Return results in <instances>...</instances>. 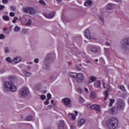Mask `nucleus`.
<instances>
[{"label": "nucleus", "mask_w": 129, "mask_h": 129, "mask_svg": "<svg viewBox=\"0 0 129 129\" xmlns=\"http://www.w3.org/2000/svg\"><path fill=\"white\" fill-rule=\"evenodd\" d=\"M118 112L116 107H113L109 109V113L110 114H116Z\"/></svg>", "instance_id": "9b49d317"}, {"label": "nucleus", "mask_w": 129, "mask_h": 129, "mask_svg": "<svg viewBox=\"0 0 129 129\" xmlns=\"http://www.w3.org/2000/svg\"><path fill=\"white\" fill-rule=\"evenodd\" d=\"M16 21H18V17H14V19L12 20V22L13 23V24H16Z\"/></svg>", "instance_id": "58836bf2"}, {"label": "nucleus", "mask_w": 129, "mask_h": 129, "mask_svg": "<svg viewBox=\"0 0 129 129\" xmlns=\"http://www.w3.org/2000/svg\"><path fill=\"white\" fill-rule=\"evenodd\" d=\"M6 61H7L8 63H11V64H13V62L14 61V59H11V57H7L6 58Z\"/></svg>", "instance_id": "c85d7f7f"}, {"label": "nucleus", "mask_w": 129, "mask_h": 129, "mask_svg": "<svg viewBox=\"0 0 129 129\" xmlns=\"http://www.w3.org/2000/svg\"><path fill=\"white\" fill-rule=\"evenodd\" d=\"M85 36L86 38H87L88 39H89L90 40L91 39H92V37L90 36V31H89V30H86L85 31Z\"/></svg>", "instance_id": "aec40b11"}, {"label": "nucleus", "mask_w": 129, "mask_h": 129, "mask_svg": "<svg viewBox=\"0 0 129 129\" xmlns=\"http://www.w3.org/2000/svg\"><path fill=\"white\" fill-rule=\"evenodd\" d=\"M77 91H78V92L79 93L81 94V93H82V89H81V88H78V89H77Z\"/></svg>", "instance_id": "49530a36"}, {"label": "nucleus", "mask_w": 129, "mask_h": 129, "mask_svg": "<svg viewBox=\"0 0 129 129\" xmlns=\"http://www.w3.org/2000/svg\"><path fill=\"white\" fill-rule=\"evenodd\" d=\"M32 24V20L28 19V21L25 22V25L26 26V27H30Z\"/></svg>", "instance_id": "393cba45"}, {"label": "nucleus", "mask_w": 129, "mask_h": 129, "mask_svg": "<svg viewBox=\"0 0 129 129\" xmlns=\"http://www.w3.org/2000/svg\"><path fill=\"white\" fill-rule=\"evenodd\" d=\"M120 90H122V91H126L125 88L122 85L120 86Z\"/></svg>", "instance_id": "ea45409f"}, {"label": "nucleus", "mask_w": 129, "mask_h": 129, "mask_svg": "<svg viewBox=\"0 0 129 129\" xmlns=\"http://www.w3.org/2000/svg\"><path fill=\"white\" fill-rule=\"evenodd\" d=\"M61 102L66 107H72V101L69 98H64L61 100Z\"/></svg>", "instance_id": "20e7f679"}, {"label": "nucleus", "mask_w": 129, "mask_h": 129, "mask_svg": "<svg viewBox=\"0 0 129 129\" xmlns=\"http://www.w3.org/2000/svg\"><path fill=\"white\" fill-rule=\"evenodd\" d=\"M91 5H92V1L91 0H86V2L84 3V6L88 8H89Z\"/></svg>", "instance_id": "4be33fe9"}, {"label": "nucleus", "mask_w": 129, "mask_h": 129, "mask_svg": "<svg viewBox=\"0 0 129 129\" xmlns=\"http://www.w3.org/2000/svg\"><path fill=\"white\" fill-rule=\"evenodd\" d=\"M97 80V79H96V78H95V77L91 76L89 79L88 83L89 84H90L91 83H93V82H95Z\"/></svg>", "instance_id": "dca6fc26"}, {"label": "nucleus", "mask_w": 129, "mask_h": 129, "mask_svg": "<svg viewBox=\"0 0 129 129\" xmlns=\"http://www.w3.org/2000/svg\"><path fill=\"white\" fill-rule=\"evenodd\" d=\"M10 9L11 10V11H12L13 12H16V7H15L14 6H12L10 8Z\"/></svg>", "instance_id": "c03bdc74"}, {"label": "nucleus", "mask_w": 129, "mask_h": 129, "mask_svg": "<svg viewBox=\"0 0 129 129\" xmlns=\"http://www.w3.org/2000/svg\"><path fill=\"white\" fill-rule=\"evenodd\" d=\"M19 31H21V28L19 26H16L14 29V32H19Z\"/></svg>", "instance_id": "473e14b6"}, {"label": "nucleus", "mask_w": 129, "mask_h": 129, "mask_svg": "<svg viewBox=\"0 0 129 129\" xmlns=\"http://www.w3.org/2000/svg\"><path fill=\"white\" fill-rule=\"evenodd\" d=\"M122 49H129V38H125L122 40L120 45Z\"/></svg>", "instance_id": "39448f33"}, {"label": "nucleus", "mask_w": 129, "mask_h": 129, "mask_svg": "<svg viewBox=\"0 0 129 129\" xmlns=\"http://www.w3.org/2000/svg\"><path fill=\"white\" fill-rule=\"evenodd\" d=\"M20 117L21 118H22V119H24L25 118V117L24 116V115H20Z\"/></svg>", "instance_id": "bf43d9fd"}, {"label": "nucleus", "mask_w": 129, "mask_h": 129, "mask_svg": "<svg viewBox=\"0 0 129 129\" xmlns=\"http://www.w3.org/2000/svg\"><path fill=\"white\" fill-rule=\"evenodd\" d=\"M10 17H15V13H14L13 12H11L10 13Z\"/></svg>", "instance_id": "603ef678"}, {"label": "nucleus", "mask_w": 129, "mask_h": 129, "mask_svg": "<svg viewBox=\"0 0 129 129\" xmlns=\"http://www.w3.org/2000/svg\"><path fill=\"white\" fill-rule=\"evenodd\" d=\"M79 101L80 102H83V101H84V99H83V98H82V97H80Z\"/></svg>", "instance_id": "de8ad7c7"}, {"label": "nucleus", "mask_w": 129, "mask_h": 129, "mask_svg": "<svg viewBox=\"0 0 129 129\" xmlns=\"http://www.w3.org/2000/svg\"><path fill=\"white\" fill-rule=\"evenodd\" d=\"M56 78H57V77L55 75H51L50 78V80H51L52 81H54V80H56Z\"/></svg>", "instance_id": "c756f323"}, {"label": "nucleus", "mask_w": 129, "mask_h": 129, "mask_svg": "<svg viewBox=\"0 0 129 129\" xmlns=\"http://www.w3.org/2000/svg\"><path fill=\"white\" fill-rule=\"evenodd\" d=\"M57 3H61L62 2V0H56Z\"/></svg>", "instance_id": "774afa93"}, {"label": "nucleus", "mask_w": 129, "mask_h": 129, "mask_svg": "<svg viewBox=\"0 0 129 129\" xmlns=\"http://www.w3.org/2000/svg\"><path fill=\"white\" fill-rule=\"evenodd\" d=\"M76 69L77 71H81V68L79 67V66L78 64L76 65Z\"/></svg>", "instance_id": "4c0bfd02"}, {"label": "nucleus", "mask_w": 129, "mask_h": 129, "mask_svg": "<svg viewBox=\"0 0 129 129\" xmlns=\"http://www.w3.org/2000/svg\"><path fill=\"white\" fill-rule=\"evenodd\" d=\"M90 108L91 109H95L97 111H98V112H100L101 109H100V106L98 105H92L91 107Z\"/></svg>", "instance_id": "ddd939ff"}, {"label": "nucleus", "mask_w": 129, "mask_h": 129, "mask_svg": "<svg viewBox=\"0 0 129 129\" xmlns=\"http://www.w3.org/2000/svg\"><path fill=\"white\" fill-rule=\"evenodd\" d=\"M45 63L44 66L45 69L49 70L50 69V66L47 64V63H50L52 61V54H47L46 56L45 57Z\"/></svg>", "instance_id": "423d86ee"}, {"label": "nucleus", "mask_w": 129, "mask_h": 129, "mask_svg": "<svg viewBox=\"0 0 129 129\" xmlns=\"http://www.w3.org/2000/svg\"><path fill=\"white\" fill-rule=\"evenodd\" d=\"M2 18L4 21H10V17L8 16H4Z\"/></svg>", "instance_id": "72a5a7b5"}, {"label": "nucleus", "mask_w": 129, "mask_h": 129, "mask_svg": "<svg viewBox=\"0 0 129 129\" xmlns=\"http://www.w3.org/2000/svg\"><path fill=\"white\" fill-rule=\"evenodd\" d=\"M64 126H65V123L63 120L59 121L58 123V129H64Z\"/></svg>", "instance_id": "6ab92c4d"}, {"label": "nucleus", "mask_w": 129, "mask_h": 129, "mask_svg": "<svg viewBox=\"0 0 129 129\" xmlns=\"http://www.w3.org/2000/svg\"><path fill=\"white\" fill-rule=\"evenodd\" d=\"M29 94H30V90L26 87L21 88L18 92V95L20 97H27Z\"/></svg>", "instance_id": "7ed1b4c3"}, {"label": "nucleus", "mask_w": 129, "mask_h": 129, "mask_svg": "<svg viewBox=\"0 0 129 129\" xmlns=\"http://www.w3.org/2000/svg\"><path fill=\"white\" fill-rule=\"evenodd\" d=\"M52 97V95L49 93H47V99H51V98Z\"/></svg>", "instance_id": "37998d69"}, {"label": "nucleus", "mask_w": 129, "mask_h": 129, "mask_svg": "<svg viewBox=\"0 0 129 129\" xmlns=\"http://www.w3.org/2000/svg\"><path fill=\"white\" fill-rule=\"evenodd\" d=\"M105 45L106 46H108L109 47L110 46V43H109L108 42H105Z\"/></svg>", "instance_id": "5fc2aeb1"}, {"label": "nucleus", "mask_w": 129, "mask_h": 129, "mask_svg": "<svg viewBox=\"0 0 129 129\" xmlns=\"http://www.w3.org/2000/svg\"><path fill=\"white\" fill-rule=\"evenodd\" d=\"M70 76L72 78H74V79L77 78L78 76V74L76 73H70Z\"/></svg>", "instance_id": "b1692460"}, {"label": "nucleus", "mask_w": 129, "mask_h": 129, "mask_svg": "<svg viewBox=\"0 0 129 129\" xmlns=\"http://www.w3.org/2000/svg\"><path fill=\"white\" fill-rule=\"evenodd\" d=\"M44 17L46 18L47 19H53L54 17H55V12H52L49 13V14H47L46 13H44L43 14Z\"/></svg>", "instance_id": "9d476101"}, {"label": "nucleus", "mask_w": 129, "mask_h": 129, "mask_svg": "<svg viewBox=\"0 0 129 129\" xmlns=\"http://www.w3.org/2000/svg\"><path fill=\"white\" fill-rule=\"evenodd\" d=\"M85 123V119L84 118H81L78 122V126H82Z\"/></svg>", "instance_id": "412c9836"}, {"label": "nucleus", "mask_w": 129, "mask_h": 129, "mask_svg": "<svg viewBox=\"0 0 129 129\" xmlns=\"http://www.w3.org/2000/svg\"><path fill=\"white\" fill-rule=\"evenodd\" d=\"M5 38V34H0V39H4Z\"/></svg>", "instance_id": "a18cd8bd"}, {"label": "nucleus", "mask_w": 129, "mask_h": 129, "mask_svg": "<svg viewBox=\"0 0 129 129\" xmlns=\"http://www.w3.org/2000/svg\"><path fill=\"white\" fill-rule=\"evenodd\" d=\"M107 51H109L108 48H104V52L107 53Z\"/></svg>", "instance_id": "4d7b16f0"}, {"label": "nucleus", "mask_w": 129, "mask_h": 129, "mask_svg": "<svg viewBox=\"0 0 129 129\" xmlns=\"http://www.w3.org/2000/svg\"><path fill=\"white\" fill-rule=\"evenodd\" d=\"M6 72V69H2V70H0V74H4Z\"/></svg>", "instance_id": "79ce46f5"}, {"label": "nucleus", "mask_w": 129, "mask_h": 129, "mask_svg": "<svg viewBox=\"0 0 129 129\" xmlns=\"http://www.w3.org/2000/svg\"><path fill=\"white\" fill-rule=\"evenodd\" d=\"M117 107L119 110H121V109H123L124 108V106H125V103H124V101L122 99H118L117 101Z\"/></svg>", "instance_id": "0eeeda50"}, {"label": "nucleus", "mask_w": 129, "mask_h": 129, "mask_svg": "<svg viewBox=\"0 0 129 129\" xmlns=\"http://www.w3.org/2000/svg\"><path fill=\"white\" fill-rule=\"evenodd\" d=\"M40 98L42 99V100H45L46 99V96L44 95H41L40 96Z\"/></svg>", "instance_id": "a19ab883"}, {"label": "nucleus", "mask_w": 129, "mask_h": 129, "mask_svg": "<svg viewBox=\"0 0 129 129\" xmlns=\"http://www.w3.org/2000/svg\"><path fill=\"white\" fill-rule=\"evenodd\" d=\"M51 103L52 104H53V103H54V100H51Z\"/></svg>", "instance_id": "338daca9"}, {"label": "nucleus", "mask_w": 129, "mask_h": 129, "mask_svg": "<svg viewBox=\"0 0 129 129\" xmlns=\"http://www.w3.org/2000/svg\"><path fill=\"white\" fill-rule=\"evenodd\" d=\"M5 52L8 54V53H10V48L9 47H5Z\"/></svg>", "instance_id": "e433bc0d"}, {"label": "nucleus", "mask_w": 129, "mask_h": 129, "mask_svg": "<svg viewBox=\"0 0 129 129\" xmlns=\"http://www.w3.org/2000/svg\"><path fill=\"white\" fill-rule=\"evenodd\" d=\"M106 124L109 128L114 129L118 124V120L114 117H111L106 122Z\"/></svg>", "instance_id": "f03ea898"}, {"label": "nucleus", "mask_w": 129, "mask_h": 129, "mask_svg": "<svg viewBox=\"0 0 129 129\" xmlns=\"http://www.w3.org/2000/svg\"><path fill=\"white\" fill-rule=\"evenodd\" d=\"M42 87V85L40 83L37 84L35 87L36 90H40Z\"/></svg>", "instance_id": "a878e982"}, {"label": "nucleus", "mask_w": 129, "mask_h": 129, "mask_svg": "<svg viewBox=\"0 0 129 129\" xmlns=\"http://www.w3.org/2000/svg\"><path fill=\"white\" fill-rule=\"evenodd\" d=\"M103 86L105 89H107V90H109L111 88L110 86L106 85L104 83H103Z\"/></svg>", "instance_id": "bb28decb"}, {"label": "nucleus", "mask_w": 129, "mask_h": 129, "mask_svg": "<svg viewBox=\"0 0 129 129\" xmlns=\"http://www.w3.org/2000/svg\"><path fill=\"white\" fill-rule=\"evenodd\" d=\"M75 114H76V115H77L78 114V112H77V111H76L75 112Z\"/></svg>", "instance_id": "69168bd1"}, {"label": "nucleus", "mask_w": 129, "mask_h": 129, "mask_svg": "<svg viewBox=\"0 0 129 129\" xmlns=\"http://www.w3.org/2000/svg\"><path fill=\"white\" fill-rule=\"evenodd\" d=\"M34 62L36 63H39V59L38 58H35L34 59Z\"/></svg>", "instance_id": "864d4df0"}, {"label": "nucleus", "mask_w": 129, "mask_h": 129, "mask_svg": "<svg viewBox=\"0 0 129 129\" xmlns=\"http://www.w3.org/2000/svg\"><path fill=\"white\" fill-rule=\"evenodd\" d=\"M21 58L19 56H17L13 58V61H12V64H17V63H19V62H21Z\"/></svg>", "instance_id": "2eb2a0df"}, {"label": "nucleus", "mask_w": 129, "mask_h": 129, "mask_svg": "<svg viewBox=\"0 0 129 129\" xmlns=\"http://www.w3.org/2000/svg\"><path fill=\"white\" fill-rule=\"evenodd\" d=\"M5 9V6L4 5H0V11H2Z\"/></svg>", "instance_id": "3c124183"}, {"label": "nucleus", "mask_w": 129, "mask_h": 129, "mask_svg": "<svg viewBox=\"0 0 129 129\" xmlns=\"http://www.w3.org/2000/svg\"><path fill=\"white\" fill-rule=\"evenodd\" d=\"M89 48L93 53H97V47L96 46L90 45Z\"/></svg>", "instance_id": "f3484780"}, {"label": "nucleus", "mask_w": 129, "mask_h": 129, "mask_svg": "<svg viewBox=\"0 0 129 129\" xmlns=\"http://www.w3.org/2000/svg\"><path fill=\"white\" fill-rule=\"evenodd\" d=\"M94 85L96 88H100V87H101V82L97 80L94 83Z\"/></svg>", "instance_id": "4468645a"}, {"label": "nucleus", "mask_w": 129, "mask_h": 129, "mask_svg": "<svg viewBox=\"0 0 129 129\" xmlns=\"http://www.w3.org/2000/svg\"><path fill=\"white\" fill-rule=\"evenodd\" d=\"M22 32L23 33H25V34H26V33H27V29H24Z\"/></svg>", "instance_id": "052dcab7"}, {"label": "nucleus", "mask_w": 129, "mask_h": 129, "mask_svg": "<svg viewBox=\"0 0 129 129\" xmlns=\"http://www.w3.org/2000/svg\"><path fill=\"white\" fill-rule=\"evenodd\" d=\"M71 129H74L75 128V127H74V125H71Z\"/></svg>", "instance_id": "680f3d73"}, {"label": "nucleus", "mask_w": 129, "mask_h": 129, "mask_svg": "<svg viewBox=\"0 0 129 129\" xmlns=\"http://www.w3.org/2000/svg\"><path fill=\"white\" fill-rule=\"evenodd\" d=\"M23 12L29 15H35L36 14V10L32 7H27L23 9Z\"/></svg>", "instance_id": "1a4fd4ad"}, {"label": "nucleus", "mask_w": 129, "mask_h": 129, "mask_svg": "<svg viewBox=\"0 0 129 129\" xmlns=\"http://www.w3.org/2000/svg\"><path fill=\"white\" fill-rule=\"evenodd\" d=\"M91 97L92 98H94L95 97H96V93L94 92H92L91 94Z\"/></svg>", "instance_id": "f704fd0d"}, {"label": "nucleus", "mask_w": 129, "mask_h": 129, "mask_svg": "<svg viewBox=\"0 0 129 129\" xmlns=\"http://www.w3.org/2000/svg\"><path fill=\"white\" fill-rule=\"evenodd\" d=\"M10 81H6L4 82L3 87L5 91H11L12 92H16L17 91V88L14 84L16 79L10 77L9 79Z\"/></svg>", "instance_id": "f257e3e1"}, {"label": "nucleus", "mask_w": 129, "mask_h": 129, "mask_svg": "<svg viewBox=\"0 0 129 129\" xmlns=\"http://www.w3.org/2000/svg\"><path fill=\"white\" fill-rule=\"evenodd\" d=\"M44 104L45 105H48V104H49V102L48 101V99H47L46 101L44 102Z\"/></svg>", "instance_id": "6e6d98bb"}, {"label": "nucleus", "mask_w": 129, "mask_h": 129, "mask_svg": "<svg viewBox=\"0 0 129 129\" xmlns=\"http://www.w3.org/2000/svg\"><path fill=\"white\" fill-rule=\"evenodd\" d=\"M84 90L87 93H88V89L87 88H85Z\"/></svg>", "instance_id": "13d9d810"}, {"label": "nucleus", "mask_w": 129, "mask_h": 129, "mask_svg": "<svg viewBox=\"0 0 129 129\" xmlns=\"http://www.w3.org/2000/svg\"><path fill=\"white\" fill-rule=\"evenodd\" d=\"M106 9L107 10H113V9H115V4L112 3H108L107 5Z\"/></svg>", "instance_id": "f8f14e48"}, {"label": "nucleus", "mask_w": 129, "mask_h": 129, "mask_svg": "<svg viewBox=\"0 0 129 129\" xmlns=\"http://www.w3.org/2000/svg\"><path fill=\"white\" fill-rule=\"evenodd\" d=\"M68 115L69 117H70L72 116V119H73V120H75V119H76V117L75 116V115L73 114V113H69L68 114Z\"/></svg>", "instance_id": "cd10ccee"}, {"label": "nucleus", "mask_w": 129, "mask_h": 129, "mask_svg": "<svg viewBox=\"0 0 129 129\" xmlns=\"http://www.w3.org/2000/svg\"><path fill=\"white\" fill-rule=\"evenodd\" d=\"M104 95H105V98L104 99V100H106V98H107V96H108V91L107 90L105 91Z\"/></svg>", "instance_id": "2f4dec72"}, {"label": "nucleus", "mask_w": 129, "mask_h": 129, "mask_svg": "<svg viewBox=\"0 0 129 129\" xmlns=\"http://www.w3.org/2000/svg\"><path fill=\"white\" fill-rule=\"evenodd\" d=\"M22 73L27 77H31L32 76V73L28 72V71L26 70H22Z\"/></svg>", "instance_id": "a211bd4d"}, {"label": "nucleus", "mask_w": 129, "mask_h": 129, "mask_svg": "<svg viewBox=\"0 0 129 129\" xmlns=\"http://www.w3.org/2000/svg\"><path fill=\"white\" fill-rule=\"evenodd\" d=\"M3 4H8L9 0H2Z\"/></svg>", "instance_id": "09e8293b"}, {"label": "nucleus", "mask_w": 129, "mask_h": 129, "mask_svg": "<svg viewBox=\"0 0 129 129\" xmlns=\"http://www.w3.org/2000/svg\"><path fill=\"white\" fill-rule=\"evenodd\" d=\"M39 4H40V5H42V6H46V3H45V2H44V1L43 0H40L39 1Z\"/></svg>", "instance_id": "c9c22d12"}, {"label": "nucleus", "mask_w": 129, "mask_h": 129, "mask_svg": "<svg viewBox=\"0 0 129 129\" xmlns=\"http://www.w3.org/2000/svg\"><path fill=\"white\" fill-rule=\"evenodd\" d=\"M48 107L49 108H52V105H48Z\"/></svg>", "instance_id": "e2e57ef3"}, {"label": "nucleus", "mask_w": 129, "mask_h": 129, "mask_svg": "<svg viewBox=\"0 0 129 129\" xmlns=\"http://www.w3.org/2000/svg\"><path fill=\"white\" fill-rule=\"evenodd\" d=\"M99 19H100V21L101 22H102V23L104 22V19L103 18V17H102V16L100 17Z\"/></svg>", "instance_id": "8fccbe9b"}, {"label": "nucleus", "mask_w": 129, "mask_h": 129, "mask_svg": "<svg viewBox=\"0 0 129 129\" xmlns=\"http://www.w3.org/2000/svg\"><path fill=\"white\" fill-rule=\"evenodd\" d=\"M77 82L79 83H86V80H85V77L82 73H79L77 77Z\"/></svg>", "instance_id": "6e6552de"}, {"label": "nucleus", "mask_w": 129, "mask_h": 129, "mask_svg": "<svg viewBox=\"0 0 129 129\" xmlns=\"http://www.w3.org/2000/svg\"><path fill=\"white\" fill-rule=\"evenodd\" d=\"M33 120V115H28L25 118L24 120H26L27 121H30Z\"/></svg>", "instance_id": "5701e85b"}, {"label": "nucleus", "mask_w": 129, "mask_h": 129, "mask_svg": "<svg viewBox=\"0 0 129 129\" xmlns=\"http://www.w3.org/2000/svg\"><path fill=\"white\" fill-rule=\"evenodd\" d=\"M93 39L95 41H97V39L95 37L93 38Z\"/></svg>", "instance_id": "0e129e2a"}, {"label": "nucleus", "mask_w": 129, "mask_h": 129, "mask_svg": "<svg viewBox=\"0 0 129 129\" xmlns=\"http://www.w3.org/2000/svg\"><path fill=\"white\" fill-rule=\"evenodd\" d=\"M110 103L109 104V106H112V104H113V103H114V101H115V100H114V99H110Z\"/></svg>", "instance_id": "7c9ffc66"}]
</instances>
